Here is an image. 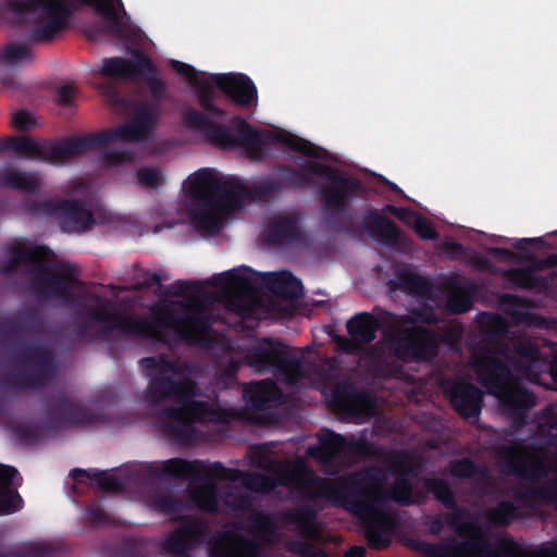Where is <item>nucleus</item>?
Returning a JSON list of instances; mask_svg holds the SVG:
<instances>
[{
	"label": "nucleus",
	"mask_w": 557,
	"mask_h": 557,
	"mask_svg": "<svg viewBox=\"0 0 557 557\" xmlns=\"http://www.w3.org/2000/svg\"><path fill=\"white\" fill-rule=\"evenodd\" d=\"M140 366L150 372L146 400L151 405L168 400L177 404L163 408L158 416L163 435L180 445L195 443L198 434L193 423L205 421L213 413L208 401L196 399L201 395L197 382L185 373L184 364L164 355L141 358Z\"/></svg>",
	"instance_id": "nucleus-1"
},
{
	"label": "nucleus",
	"mask_w": 557,
	"mask_h": 557,
	"mask_svg": "<svg viewBox=\"0 0 557 557\" xmlns=\"http://www.w3.org/2000/svg\"><path fill=\"white\" fill-rule=\"evenodd\" d=\"M88 300L94 305L78 302L75 311V315L83 320L75 329L79 338L108 339L113 333H119L121 336L137 335L163 341L161 330L164 327H172L182 337L191 338L194 334L184 323H190L201 331L209 327L201 308L195 301L180 302L188 310L183 317L172 310H163L153 320H147L121 313L114 302L97 294L89 295Z\"/></svg>",
	"instance_id": "nucleus-2"
},
{
	"label": "nucleus",
	"mask_w": 557,
	"mask_h": 557,
	"mask_svg": "<svg viewBox=\"0 0 557 557\" xmlns=\"http://www.w3.org/2000/svg\"><path fill=\"white\" fill-rule=\"evenodd\" d=\"M312 176L326 180L319 194L324 207V224L337 232H351V215L348 212L350 202L362 190L361 183L343 175L337 169L317 161H306L302 171L289 165L277 164L271 176L253 184L251 191L257 197H270L285 190H300L312 185Z\"/></svg>",
	"instance_id": "nucleus-3"
},
{
	"label": "nucleus",
	"mask_w": 557,
	"mask_h": 557,
	"mask_svg": "<svg viewBox=\"0 0 557 557\" xmlns=\"http://www.w3.org/2000/svg\"><path fill=\"white\" fill-rule=\"evenodd\" d=\"M285 483L296 488L305 500L314 503L325 498L357 517L364 529L368 544L373 549H385L391 544L388 534L398 527L395 515L386 511L387 505L357 492H347L346 482L319 476L306 463L297 465L285 475Z\"/></svg>",
	"instance_id": "nucleus-4"
},
{
	"label": "nucleus",
	"mask_w": 557,
	"mask_h": 557,
	"mask_svg": "<svg viewBox=\"0 0 557 557\" xmlns=\"http://www.w3.org/2000/svg\"><path fill=\"white\" fill-rule=\"evenodd\" d=\"M81 4L94 8L104 18V33L123 40L131 38L132 28L122 21L126 14L122 0H5L2 11L12 14L18 24L42 21L26 39L29 44H47L65 29L69 16Z\"/></svg>",
	"instance_id": "nucleus-5"
},
{
	"label": "nucleus",
	"mask_w": 557,
	"mask_h": 557,
	"mask_svg": "<svg viewBox=\"0 0 557 557\" xmlns=\"http://www.w3.org/2000/svg\"><path fill=\"white\" fill-rule=\"evenodd\" d=\"M184 125L205 136L212 146L222 149L243 148L261 153L268 145L281 144L302 156L324 159L325 150L288 132H267L255 128L242 116H233L228 126L213 122L207 114L187 107L182 112Z\"/></svg>",
	"instance_id": "nucleus-6"
},
{
	"label": "nucleus",
	"mask_w": 557,
	"mask_h": 557,
	"mask_svg": "<svg viewBox=\"0 0 557 557\" xmlns=\"http://www.w3.org/2000/svg\"><path fill=\"white\" fill-rule=\"evenodd\" d=\"M186 186L194 201L190 209L191 223L203 235L220 233L225 205L246 190L238 178H223L209 168L193 173Z\"/></svg>",
	"instance_id": "nucleus-7"
},
{
	"label": "nucleus",
	"mask_w": 557,
	"mask_h": 557,
	"mask_svg": "<svg viewBox=\"0 0 557 557\" xmlns=\"http://www.w3.org/2000/svg\"><path fill=\"white\" fill-rule=\"evenodd\" d=\"M417 458L406 449L392 450L387 456L388 467L395 473L391 487L385 488L387 472L379 466H369L362 470L342 475L338 481L346 482L347 492H357L371 497L376 503L388 505L394 502L401 506H410L413 500V487L409 479Z\"/></svg>",
	"instance_id": "nucleus-8"
},
{
	"label": "nucleus",
	"mask_w": 557,
	"mask_h": 557,
	"mask_svg": "<svg viewBox=\"0 0 557 557\" xmlns=\"http://www.w3.org/2000/svg\"><path fill=\"white\" fill-rule=\"evenodd\" d=\"M300 462H298L299 465ZM297 463L282 476L280 484L289 486L305 499L301 494L292 485L285 483V475L289 473ZM205 470L208 475L218 478L222 481L240 482L247 490L258 494H270L278 485L277 480L260 472H250L239 469L226 468L221 461L206 463L202 460H186L183 458H171L163 461L158 468V474L172 475L176 478H191L200 480L203 478Z\"/></svg>",
	"instance_id": "nucleus-9"
},
{
	"label": "nucleus",
	"mask_w": 557,
	"mask_h": 557,
	"mask_svg": "<svg viewBox=\"0 0 557 557\" xmlns=\"http://www.w3.org/2000/svg\"><path fill=\"white\" fill-rule=\"evenodd\" d=\"M251 275H260L262 286L280 298L293 300L302 296L301 281L287 270L260 274L247 265H242L213 275L209 284L221 288L230 297H248L258 290L259 280Z\"/></svg>",
	"instance_id": "nucleus-10"
},
{
	"label": "nucleus",
	"mask_w": 557,
	"mask_h": 557,
	"mask_svg": "<svg viewBox=\"0 0 557 557\" xmlns=\"http://www.w3.org/2000/svg\"><path fill=\"white\" fill-rule=\"evenodd\" d=\"M244 362L258 373H272L287 386L304 377L302 351L275 337H262L245 352Z\"/></svg>",
	"instance_id": "nucleus-11"
},
{
	"label": "nucleus",
	"mask_w": 557,
	"mask_h": 557,
	"mask_svg": "<svg viewBox=\"0 0 557 557\" xmlns=\"http://www.w3.org/2000/svg\"><path fill=\"white\" fill-rule=\"evenodd\" d=\"M259 540L238 534L233 539L219 537L209 545L210 557H262L264 549L261 541H268L276 530L272 515L251 510L244 528Z\"/></svg>",
	"instance_id": "nucleus-12"
},
{
	"label": "nucleus",
	"mask_w": 557,
	"mask_h": 557,
	"mask_svg": "<svg viewBox=\"0 0 557 557\" xmlns=\"http://www.w3.org/2000/svg\"><path fill=\"white\" fill-rule=\"evenodd\" d=\"M13 357L23 368L22 372L8 377L10 385L22 389L44 387L57 374V359L53 350L41 343H26L17 347Z\"/></svg>",
	"instance_id": "nucleus-13"
},
{
	"label": "nucleus",
	"mask_w": 557,
	"mask_h": 557,
	"mask_svg": "<svg viewBox=\"0 0 557 557\" xmlns=\"http://www.w3.org/2000/svg\"><path fill=\"white\" fill-rule=\"evenodd\" d=\"M100 74L121 81L141 79L148 86L151 98L157 102L166 99V84L159 76L158 69L150 57L140 50H136L132 59L122 57L103 59Z\"/></svg>",
	"instance_id": "nucleus-14"
},
{
	"label": "nucleus",
	"mask_w": 557,
	"mask_h": 557,
	"mask_svg": "<svg viewBox=\"0 0 557 557\" xmlns=\"http://www.w3.org/2000/svg\"><path fill=\"white\" fill-rule=\"evenodd\" d=\"M446 509L450 510L445 515L446 524L450 528L458 529L461 534L473 533L474 541L458 543L455 540H451L449 543H430L419 540L414 544L416 549L426 557H466L470 547L474 546L476 542H480L482 543L481 552L485 553L487 557H491L494 550L491 549V545L482 534L480 527L474 522L460 524V522L468 516V510L459 506L458 503L453 507H447ZM495 552H498V548L495 549Z\"/></svg>",
	"instance_id": "nucleus-15"
},
{
	"label": "nucleus",
	"mask_w": 557,
	"mask_h": 557,
	"mask_svg": "<svg viewBox=\"0 0 557 557\" xmlns=\"http://www.w3.org/2000/svg\"><path fill=\"white\" fill-rule=\"evenodd\" d=\"M41 262L30 270L32 288L47 299H60L70 306L75 302L73 286L82 284L76 278V268L69 262Z\"/></svg>",
	"instance_id": "nucleus-16"
},
{
	"label": "nucleus",
	"mask_w": 557,
	"mask_h": 557,
	"mask_svg": "<svg viewBox=\"0 0 557 557\" xmlns=\"http://www.w3.org/2000/svg\"><path fill=\"white\" fill-rule=\"evenodd\" d=\"M391 354L404 362L428 361L438 354L437 334L424 326H410L389 334L386 338Z\"/></svg>",
	"instance_id": "nucleus-17"
},
{
	"label": "nucleus",
	"mask_w": 557,
	"mask_h": 557,
	"mask_svg": "<svg viewBox=\"0 0 557 557\" xmlns=\"http://www.w3.org/2000/svg\"><path fill=\"white\" fill-rule=\"evenodd\" d=\"M498 455L506 473L532 483H537L550 470L544 457L534 454L529 446L521 443L499 447Z\"/></svg>",
	"instance_id": "nucleus-18"
},
{
	"label": "nucleus",
	"mask_w": 557,
	"mask_h": 557,
	"mask_svg": "<svg viewBox=\"0 0 557 557\" xmlns=\"http://www.w3.org/2000/svg\"><path fill=\"white\" fill-rule=\"evenodd\" d=\"M36 211L57 216L60 227L66 233H81L95 224L92 212L79 199L45 200L35 203Z\"/></svg>",
	"instance_id": "nucleus-19"
},
{
	"label": "nucleus",
	"mask_w": 557,
	"mask_h": 557,
	"mask_svg": "<svg viewBox=\"0 0 557 557\" xmlns=\"http://www.w3.org/2000/svg\"><path fill=\"white\" fill-rule=\"evenodd\" d=\"M499 356L503 355L492 349H480L472 359L478 381L493 396L502 393L513 380L508 363Z\"/></svg>",
	"instance_id": "nucleus-20"
},
{
	"label": "nucleus",
	"mask_w": 557,
	"mask_h": 557,
	"mask_svg": "<svg viewBox=\"0 0 557 557\" xmlns=\"http://www.w3.org/2000/svg\"><path fill=\"white\" fill-rule=\"evenodd\" d=\"M152 103L140 106L134 116L113 128L107 129L110 144L115 141L138 143L146 140L154 131L158 109L161 102L152 98Z\"/></svg>",
	"instance_id": "nucleus-21"
},
{
	"label": "nucleus",
	"mask_w": 557,
	"mask_h": 557,
	"mask_svg": "<svg viewBox=\"0 0 557 557\" xmlns=\"http://www.w3.org/2000/svg\"><path fill=\"white\" fill-rule=\"evenodd\" d=\"M206 530L207 528L200 519L184 516L181 518L180 525L164 537L161 552L165 555L185 557L205 542Z\"/></svg>",
	"instance_id": "nucleus-22"
},
{
	"label": "nucleus",
	"mask_w": 557,
	"mask_h": 557,
	"mask_svg": "<svg viewBox=\"0 0 557 557\" xmlns=\"http://www.w3.org/2000/svg\"><path fill=\"white\" fill-rule=\"evenodd\" d=\"M47 416L59 425L94 426L101 421L100 416L74 403L64 392H58L48 398Z\"/></svg>",
	"instance_id": "nucleus-23"
},
{
	"label": "nucleus",
	"mask_w": 557,
	"mask_h": 557,
	"mask_svg": "<svg viewBox=\"0 0 557 557\" xmlns=\"http://www.w3.org/2000/svg\"><path fill=\"white\" fill-rule=\"evenodd\" d=\"M318 445L307 448V455L324 467L333 466L348 453H356L361 446L360 441L347 438L330 429H322L318 436Z\"/></svg>",
	"instance_id": "nucleus-24"
},
{
	"label": "nucleus",
	"mask_w": 557,
	"mask_h": 557,
	"mask_svg": "<svg viewBox=\"0 0 557 557\" xmlns=\"http://www.w3.org/2000/svg\"><path fill=\"white\" fill-rule=\"evenodd\" d=\"M109 144L107 129L83 136H69L55 141L50 140V163H62Z\"/></svg>",
	"instance_id": "nucleus-25"
},
{
	"label": "nucleus",
	"mask_w": 557,
	"mask_h": 557,
	"mask_svg": "<svg viewBox=\"0 0 557 557\" xmlns=\"http://www.w3.org/2000/svg\"><path fill=\"white\" fill-rule=\"evenodd\" d=\"M331 406L349 417H359L374 406V400L364 388H358L349 380L337 382L331 392Z\"/></svg>",
	"instance_id": "nucleus-26"
},
{
	"label": "nucleus",
	"mask_w": 557,
	"mask_h": 557,
	"mask_svg": "<svg viewBox=\"0 0 557 557\" xmlns=\"http://www.w3.org/2000/svg\"><path fill=\"white\" fill-rule=\"evenodd\" d=\"M210 83L214 84L236 106L251 108L258 103L257 87L246 74H211Z\"/></svg>",
	"instance_id": "nucleus-27"
},
{
	"label": "nucleus",
	"mask_w": 557,
	"mask_h": 557,
	"mask_svg": "<svg viewBox=\"0 0 557 557\" xmlns=\"http://www.w3.org/2000/svg\"><path fill=\"white\" fill-rule=\"evenodd\" d=\"M202 292H203V289H202V287L198 283H193V282H189V281H177V282H175L174 284H172L169 287L168 294L170 296H173V297H186V299L182 300V301H174L173 302V305L176 306L177 309H172V308H162V309H160L158 312L154 313V315H153V318L151 320H153L163 310H172V311L176 312L180 317H183V315L187 314L188 310L186 308H184L182 305H180V302L195 301V304H197L201 308V311H202L203 315L206 317V319H207V321L209 323V327L206 331H201V330L196 329L190 323H184L183 325L193 332L194 335H193L191 338H184L174 329H173V331L175 332V334L181 339H183L185 342H188V343H193V344L197 343L199 341V336L200 335L208 334L210 332V330H211V317H210V313L207 311V309L203 307L202 302L200 301V299L196 295V294H200ZM170 329L172 330V327H170Z\"/></svg>",
	"instance_id": "nucleus-28"
},
{
	"label": "nucleus",
	"mask_w": 557,
	"mask_h": 557,
	"mask_svg": "<svg viewBox=\"0 0 557 557\" xmlns=\"http://www.w3.org/2000/svg\"><path fill=\"white\" fill-rule=\"evenodd\" d=\"M494 397L499 400L504 413L510 418L515 429L519 430L528 424L529 411L536 405V397L532 392L509 384Z\"/></svg>",
	"instance_id": "nucleus-29"
},
{
	"label": "nucleus",
	"mask_w": 557,
	"mask_h": 557,
	"mask_svg": "<svg viewBox=\"0 0 557 557\" xmlns=\"http://www.w3.org/2000/svg\"><path fill=\"white\" fill-rule=\"evenodd\" d=\"M453 409L462 418L478 417L482 409L483 393L474 384L466 381H451L445 389Z\"/></svg>",
	"instance_id": "nucleus-30"
},
{
	"label": "nucleus",
	"mask_w": 557,
	"mask_h": 557,
	"mask_svg": "<svg viewBox=\"0 0 557 557\" xmlns=\"http://www.w3.org/2000/svg\"><path fill=\"white\" fill-rule=\"evenodd\" d=\"M265 233L273 245L299 244L306 237L301 227V215L297 211L277 213L268 223Z\"/></svg>",
	"instance_id": "nucleus-31"
},
{
	"label": "nucleus",
	"mask_w": 557,
	"mask_h": 557,
	"mask_svg": "<svg viewBox=\"0 0 557 557\" xmlns=\"http://www.w3.org/2000/svg\"><path fill=\"white\" fill-rule=\"evenodd\" d=\"M362 224L371 236L386 246L407 248L411 245V240L400 227L373 210H369L364 214Z\"/></svg>",
	"instance_id": "nucleus-32"
},
{
	"label": "nucleus",
	"mask_w": 557,
	"mask_h": 557,
	"mask_svg": "<svg viewBox=\"0 0 557 557\" xmlns=\"http://www.w3.org/2000/svg\"><path fill=\"white\" fill-rule=\"evenodd\" d=\"M480 342L483 345L481 349H492L507 355L509 348L507 335L508 323L504 317L497 313L483 312L479 325Z\"/></svg>",
	"instance_id": "nucleus-33"
},
{
	"label": "nucleus",
	"mask_w": 557,
	"mask_h": 557,
	"mask_svg": "<svg viewBox=\"0 0 557 557\" xmlns=\"http://www.w3.org/2000/svg\"><path fill=\"white\" fill-rule=\"evenodd\" d=\"M45 330L42 317L35 310H26L16 318L0 320V344L4 345L24 334H41Z\"/></svg>",
	"instance_id": "nucleus-34"
},
{
	"label": "nucleus",
	"mask_w": 557,
	"mask_h": 557,
	"mask_svg": "<svg viewBox=\"0 0 557 557\" xmlns=\"http://www.w3.org/2000/svg\"><path fill=\"white\" fill-rule=\"evenodd\" d=\"M163 462L160 465H149L148 466V472L151 476H166L165 474H158V468L162 466ZM173 478L172 475H170ZM177 479L176 476H174ZM187 480H190L193 482H200L205 481V484L194 487L190 491V499L191 502L198 507L199 509L215 513L219 508V494H218V486L215 481H220L218 478L210 476L205 471L203 478L200 480H193L191 478H186Z\"/></svg>",
	"instance_id": "nucleus-35"
},
{
	"label": "nucleus",
	"mask_w": 557,
	"mask_h": 557,
	"mask_svg": "<svg viewBox=\"0 0 557 557\" xmlns=\"http://www.w3.org/2000/svg\"><path fill=\"white\" fill-rule=\"evenodd\" d=\"M508 345L507 355L503 357L512 362L519 371L527 373L539 368L543 358L535 343L522 337H512Z\"/></svg>",
	"instance_id": "nucleus-36"
},
{
	"label": "nucleus",
	"mask_w": 557,
	"mask_h": 557,
	"mask_svg": "<svg viewBox=\"0 0 557 557\" xmlns=\"http://www.w3.org/2000/svg\"><path fill=\"white\" fill-rule=\"evenodd\" d=\"M2 150L14 151L23 158L50 163V140L37 143L30 137L2 138Z\"/></svg>",
	"instance_id": "nucleus-37"
},
{
	"label": "nucleus",
	"mask_w": 557,
	"mask_h": 557,
	"mask_svg": "<svg viewBox=\"0 0 557 557\" xmlns=\"http://www.w3.org/2000/svg\"><path fill=\"white\" fill-rule=\"evenodd\" d=\"M317 509L311 504H305L298 508L283 512L282 520L295 527L297 534L307 540H313L319 535L315 520Z\"/></svg>",
	"instance_id": "nucleus-38"
},
{
	"label": "nucleus",
	"mask_w": 557,
	"mask_h": 557,
	"mask_svg": "<svg viewBox=\"0 0 557 557\" xmlns=\"http://www.w3.org/2000/svg\"><path fill=\"white\" fill-rule=\"evenodd\" d=\"M17 470L14 467L0 463V516L11 515L23 507V498L10 488Z\"/></svg>",
	"instance_id": "nucleus-39"
},
{
	"label": "nucleus",
	"mask_w": 557,
	"mask_h": 557,
	"mask_svg": "<svg viewBox=\"0 0 557 557\" xmlns=\"http://www.w3.org/2000/svg\"><path fill=\"white\" fill-rule=\"evenodd\" d=\"M244 394L249 408L262 410L278 399L281 391L274 381L268 379L251 383L245 388Z\"/></svg>",
	"instance_id": "nucleus-40"
},
{
	"label": "nucleus",
	"mask_w": 557,
	"mask_h": 557,
	"mask_svg": "<svg viewBox=\"0 0 557 557\" xmlns=\"http://www.w3.org/2000/svg\"><path fill=\"white\" fill-rule=\"evenodd\" d=\"M346 327L352 341L359 344H370L376 337L380 322L371 313L360 312L347 321Z\"/></svg>",
	"instance_id": "nucleus-41"
},
{
	"label": "nucleus",
	"mask_w": 557,
	"mask_h": 557,
	"mask_svg": "<svg viewBox=\"0 0 557 557\" xmlns=\"http://www.w3.org/2000/svg\"><path fill=\"white\" fill-rule=\"evenodd\" d=\"M0 187L35 194L40 189L41 183L34 173L7 166L0 170Z\"/></svg>",
	"instance_id": "nucleus-42"
},
{
	"label": "nucleus",
	"mask_w": 557,
	"mask_h": 557,
	"mask_svg": "<svg viewBox=\"0 0 557 557\" xmlns=\"http://www.w3.org/2000/svg\"><path fill=\"white\" fill-rule=\"evenodd\" d=\"M535 271L536 270L533 269L531 264L528 268H512L506 270L503 276L513 286L524 290L543 292L548 289V278L542 275H534L533 272Z\"/></svg>",
	"instance_id": "nucleus-43"
},
{
	"label": "nucleus",
	"mask_w": 557,
	"mask_h": 557,
	"mask_svg": "<svg viewBox=\"0 0 557 557\" xmlns=\"http://www.w3.org/2000/svg\"><path fill=\"white\" fill-rule=\"evenodd\" d=\"M491 557H557V541L527 552L512 540H502L498 552L492 553Z\"/></svg>",
	"instance_id": "nucleus-44"
},
{
	"label": "nucleus",
	"mask_w": 557,
	"mask_h": 557,
	"mask_svg": "<svg viewBox=\"0 0 557 557\" xmlns=\"http://www.w3.org/2000/svg\"><path fill=\"white\" fill-rule=\"evenodd\" d=\"M505 301L511 307L509 315L516 324L525 326H542L544 324V318L542 315L523 310L524 308H531L533 306V301L530 298L507 295Z\"/></svg>",
	"instance_id": "nucleus-45"
},
{
	"label": "nucleus",
	"mask_w": 557,
	"mask_h": 557,
	"mask_svg": "<svg viewBox=\"0 0 557 557\" xmlns=\"http://www.w3.org/2000/svg\"><path fill=\"white\" fill-rule=\"evenodd\" d=\"M9 257L12 261L21 264L38 267L41 262H51L54 259L52 250L45 246L26 248L20 244H13L9 247Z\"/></svg>",
	"instance_id": "nucleus-46"
},
{
	"label": "nucleus",
	"mask_w": 557,
	"mask_h": 557,
	"mask_svg": "<svg viewBox=\"0 0 557 557\" xmlns=\"http://www.w3.org/2000/svg\"><path fill=\"white\" fill-rule=\"evenodd\" d=\"M392 289H399L412 295H425L430 290V283L422 276L408 269H400L396 272L395 278L391 281Z\"/></svg>",
	"instance_id": "nucleus-47"
},
{
	"label": "nucleus",
	"mask_w": 557,
	"mask_h": 557,
	"mask_svg": "<svg viewBox=\"0 0 557 557\" xmlns=\"http://www.w3.org/2000/svg\"><path fill=\"white\" fill-rule=\"evenodd\" d=\"M70 476L78 483L85 482V480H95L98 488L102 492H117L123 487L116 476L109 475L104 471H97L91 475L89 471L85 469L75 468L71 470Z\"/></svg>",
	"instance_id": "nucleus-48"
},
{
	"label": "nucleus",
	"mask_w": 557,
	"mask_h": 557,
	"mask_svg": "<svg viewBox=\"0 0 557 557\" xmlns=\"http://www.w3.org/2000/svg\"><path fill=\"white\" fill-rule=\"evenodd\" d=\"M484 519L492 527L505 528L518 519V508L510 500H500L484 511Z\"/></svg>",
	"instance_id": "nucleus-49"
},
{
	"label": "nucleus",
	"mask_w": 557,
	"mask_h": 557,
	"mask_svg": "<svg viewBox=\"0 0 557 557\" xmlns=\"http://www.w3.org/2000/svg\"><path fill=\"white\" fill-rule=\"evenodd\" d=\"M149 504L153 510L159 513L169 516L171 519H175L174 516L180 515L185 508L183 499L166 493H158L152 495L149 499Z\"/></svg>",
	"instance_id": "nucleus-50"
},
{
	"label": "nucleus",
	"mask_w": 557,
	"mask_h": 557,
	"mask_svg": "<svg viewBox=\"0 0 557 557\" xmlns=\"http://www.w3.org/2000/svg\"><path fill=\"white\" fill-rule=\"evenodd\" d=\"M197 99L200 107L206 113L214 117H222L225 111L215 104L218 92L214 87L205 81H200L197 85Z\"/></svg>",
	"instance_id": "nucleus-51"
},
{
	"label": "nucleus",
	"mask_w": 557,
	"mask_h": 557,
	"mask_svg": "<svg viewBox=\"0 0 557 557\" xmlns=\"http://www.w3.org/2000/svg\"><path fill=\"white\" fill-rule=\"evenodd\" d=\"M448 474L457 479H472L479 475H485L486 469L476 465L472 459L463 457L451 460L447 468Z\"/></svg>",
	"instance_id": "nucleus-52"
},
{
	"label": "nucleus",
	"mask_w": 557,
	"mask_h": 557,
	"mask_svg": "<svg viewBox=\"0 0 557 557\" xmlns=\"http://www.w3.org/2000/svg\"><path fill=\"white\" fill-rule=\"evenodd\" d=\"M2 61L9 66L29 64L34 61V53L26 45L9 44L2 51Z\"/></svg>",
	"instance_id": "nucleus-53"
},
{
	"label": "nucleus",
	"mask_w": 557,
	"mask_h": 557,
	"mask_svg": "<svg viewBox=\"0 0 557 557\" xmlns=\"http://www.w3.org/2000/svg\"><path fill=\"white\" fill-rule=\"evenodd\" d=\"M429 492L445 508L456 505V496L448 482L443 479H432L426 482Z\"/></svg>",
	"instance_id": "nucleus-54"
},
{
	"label": "nucleus",
	"mask_w": 557,
	"mask_h": 557,
	"mask_svg": "<svg viewBox=\"0 0 557 557\" xmlns=\"http://www.w3.org/2000/svg\"><path fill=\"white\" fill-rule=\"evenodd\" d=\"M450 308L458 313L466 312L471 307V290L462 284H457L448 298Z\"/></svg>",
	"instance_id": "nucleus-55"
},
{
	"label": "nucleus",
	"mask_w": 557,
	"mask_h": 557,
	"mask_svg": "<svg viewBox=\"0 0 557 557\" xmlns=\"http://www.w3.org/2000/svg\"><path fill=\"white\" fill-rule=\"evenodd\" d=\"M519 497L527 500L557 502V487L552 482H545L541 486L527 488Z\"/></svg>",
	"instance_id": "nucleus-56"
},
{
	"label": "nucleus",
	"mask_w": 557,
	"mask_h": 557,
	"mask_svg": "<svg viewBox=\"0 0 557 557\" xmlns=\"http://www.w3.org/2000/svg\"><path fill=\"white\" fill-rule=\"evenodd\" d=\"M134 153L131 150H107L100 156L101 163L107 168L120 166L133 162Z\"/></svg>",
	"instance_id": "nucleus-57"
},
{
	"label": "nucleus",
	"mask_w": 557,
	"mask_h": 557,
	"mask_svg": "<svg viewBox=\"0 0 557 557\" xmlns=\"http://www.w3.org/2000/svg\"><path fill=\"white\" fill-rule=\"evenodd\" d=\"M286 547L300 557H327L324 550L317 548L308 541L290 540L286 543Z\"/></svg>",
	"instance_id": "nucleus-58"
},
{
	"label": "nucleus",
	"mask_w": 557,
	"mask_h": 557,
	"mask_svg": "<svg viewBox=\"0 0 557 557\" xmlns=\"http://www.w3.org/2000/svg\"><path fill=\"white\" fill-rule=\"evenodd\" d=\"M136 177L138 182L147 188L156 189L164 183V177L160 169L143 166L137 170Z\"/></svg>",
	"instance_id": "nucleus-59"
},
{
	"label": "nucleus",
	"mask_w": 557,
	"mask_h": 557,
	"mask_svg": "<svg viewBox=\"0 0 557 557\" xmlns=\"http://www.w3.org/2000/svg\"><path fill=\"white\" fill-rule=\"evenodd\" d=\"M77 89L73 84L63 83L55 88L53 100L62 108H72L75 106Z\"/></svg>",
	"instance_id": "nucleus-60"
},
{
	"label": "nucleus",
	"mask_w": 557,
	"mask_h": 557,
	"mask_svg": "<svg viewBox=\"0 0 557 557\" xmlns=\"http://www.w3.org/2000/svg\"><path fill=\"white\" fill-rule=\"evenodd\" d=\"M15 440L24 445L36 443L41 435L40 429L36 423H24L13 429Z\"/></svg>",
	"instance_id": "nucleus-61"
},
{
	"label": "nucleus",
	"mask_w": 557,
	"mask_h": 557,
	"mask_svg": "<svg viewBox=\"0 0 557 557\" xmlns=\"http://www.w3.org/2000/svg\"><path fill=\"white\" fill-rule=\"evenodd\" d=\"M122 557H146V542L139 537L125 539L120 546Z\"/></svg>",
	"instance_id": "nucleus-62"
},
{
	"label": "nucleus",
	"mask_w": 557,
	"mask_h": 557,
	"mask_svg": "<svg viewBox=\"0 0 557 557\" xmlns=\"http://www.w3.org/2000/svg\"><path fill=\"white\" fill-rule=\"evenodd\" d=\"M546 237L550 240H546L544 237L519 239L513 244V247L517 250H523L527 245H532L537 248L557 249V242L555 240L557 238V232L549 233Z\"/></svg>",
	"instance_id": "nucleus-63"
},
{
	"label": "nucleus",
	"mask_w": 557,
	"mask_h": 557,
	"mask_svg": "<svg viewBox=\"0 0 557 557\" xmlns=\"http://www.w3.org/2000/svg\"><path fill=\"white\" fill-rule=\"evenodd\" d=\"M223 502L234 510H248L252 507V498L243 492H226Z\"/></svg>",
	"instance_id": "nucleus-64"
}]
</instances>
